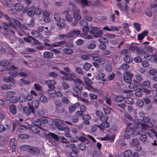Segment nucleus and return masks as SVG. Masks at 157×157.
Here are the masks:
<instances>
[{"label":"nucleus","instance_id":"obj_33","mask_svg":"<svg viewBox=\"0 0 157 157\" xmlns=\"http://www.w3.org/2000/svg\"><path fill=\"white\" fill-rule=\"evenodd\" d=\"M132 155V152L131 150H126L123 153L124 157H130Z\"/></svg>","mask_w":157,"mask_h":157},{"label":"nucleus","instance_id":"obj_52","mask_svg":"<svg viewBox=\"0 0 157 157\" xmlns=\"http://www.w3.org/2000/svg\"><path fill=\"white\" fill-rule=\"evenodd\" d=\"M111 109H112L109 107H106L103 108V110L105 113L107 115H108L110 113V110Z\"/></svg>","mask_w":157,"mask_h":157},{"label":"nucleus","instance_id":"obj_45","mask_svg":"<svg viewBox=\"0 0 157 157\" xmlns=\"http://www.w3.org/2000/svg\"><path fill=\"white\" fill-rule=\"evenodd\" d=\"M57 25L59 28H64L65 27L66 25L63 22H59L57 23Z\"/></svg>","mask_w":157,"mask_h":157},{"label":"nucleus","instance_id":"obj_25","mask_svg":"<svg viewBox=\"0 0 157 157\" xmlns=\"http://www.w3.org/2000/svg\"><path fill=\"white\" fill-rule=\"evenodd\" d=\"M124 61L127 63H130L132 61V59L128 55H125L124 57Z\"/></svg>","mask_w":157,"mask_h":157},{"label":"nucleus","instance_id":"obj_2","mask_svg":"<svg viewBox=\"0 0 157 157\" xmlns=\"http://www.w3.org/2000/svg\"><path fill=\"white\" fill-rule=\"evenodd\" d=\"M137 127L136 126H132L127 128L124 131L125 133H130L132 137H134L138 135L142 136L146 135V132L143 130H141L138 132L136 131Z\"/></svg>","mask_w":157,"mask_h":157},{"label":"nucleus","instance_id":"obj_14","mask_svg":"<svg viewBox=\"0 0 157 157\" xmlns=\"http://www.w3.org/2000/svg\"><path fill=\"white\" fill-rule=\"evenodd\" d=\"M128 86L129 89H132L135 88L137 87L139 84V83L136 80H133L130 82Z\"/></svg>","mask_w":157,"mask_h":157},{"label":"nucleus","instance_id":"obj_21","mask_svg":"<svg viewBox=\"0 0 157 157\" xmlns=\"http://www.w3.org/2000/svg\"><path fill=\"white\" fill-rule=\"evenodd\" d=\"M43 55L44 58L47 59H51L53 56V54L52 52L48 51L45 52Z\"/></svg>","mask_w":157,"mask_h":157},{"label":"nucleus","instance_id":"obj_56","mask_svg":"<svg viewBox=\"0 0 157 157\" xmlns=\"http://www.w3.org/2000/svg\"><path fill=\"white\" fill-rule=\"evenodd\" d=\"M140 140L142 141H146L147 140V137L146 135L140 136Z\"/></svg>","mask_w":157,"mask_h":157},{"label":"nucleus","instance_id":"obj_64","mask_svg":"<svg viewBox=\"0 0 157 157\" xmlns=\"http://www.w3.org/2000/svg\"><path fill=\"white\" fill-rule=\"evenodd\" d=\"M134 61L136 63H139L142 62V59L139 56H137L134 59Z\"/></svg>","mask_w":157,"mask_h":157},{"label":"nucleus","instance_id":"obj_5","mask_svg":"<svg viewBox=\"0 0 157 157\" xmlns=\"http://www.w3.org/2000/svg\"><path fill=\"white\" fill-rule=\"evenodd\" d=\"M130 145L132 147H135L137 151H140L142 150L141 147L139 144V140L137 138L133 139L130 143Z\"/></svg>","mask_w":157,"mask_h":157},{"label":"nucleus","instance_id":"obj_31","mask_svg":"<svg viewBox=\"0 0 157 157\" xmlns=\"http://www.w3.org/2000/svg\"><path fill=\"white\" fill-rule=\"evenodd\" d=\"M89 56L91 57L92 59L94 61H96L98 58V55L97 53H90L89 54Z\"/></svg>","mask_w":157,"mask_h":157},{"label":"nucleus","instance_id":"obj_12","mask_svg":"<svg viewBox=\"0 0 157 157\" xmlns=\"http://www.w3.org/2000/svg\"><path fill=\"white\" fill-rule=\"evenodd\" d=\"M80 105L79 103H76L74 105H71L68 107L69 111L70 113H71L75 111L77 108H78Z\"/></svg>","mask_w":157,"mask_h":157},{"label":"nucleus","instance_id":"obj_23","mask_svg":"<svg viewBox=\"0 0 157 157\" xmlns=\"http://www.w3.org/2000/svg\"><path fill=\"white\" fill-rule=\"evenodd\" d=\"M125 97L121 95H117L115 98L116 102L120 103L123 102L124 100Z\"/></svg>","mask_w":157,"mask_h":157},{"label":"nucleus","instance_id":"obj_18","mask_svg":"<svg viewBox=\"0 0 157 157\" xmlns=\"http://www.w3.org/2000/svg\"><path fill=\"white\" fill-rule=\"evenodd\" d=\"M79 151L76 147L72 149V151L70 152V155L71 157H78Z\"/></svg>","mask_w":157,"mask_h":157},{"label":"nucleus","instance_id":"obj_24","mask_svg":"<svg viewBox=\"0 0 157 157\" xmlns=\"http://www.w3.org/2000/svg\"><path fill=\"white\" fill-rule=\"evenodd\" d=\"M10 110L12 114H15L17 113V109L16 106L13 104L11 105L10 106Z\"/></svg>","mask_w":157,"mask_h":157},{"label":"nucleus","instance_id":"obj_22","mask_svg":"<svg viewBox=\"0 0 157 157\" xmlns=\"http://www.w3.org/2000/svg\"><path fill=\"white\" fill-rule=\"evenodd\" d=\"M64 53L67 55H70L72 54L73 53V49L69 48H65L63 49Z\"/></svg>","mask_w":157,"mask_h":157},{"label":"nucleus","instance_id":"obj_48","mask_svg":"<svg viewBox=\"0 0 157 157\" xmlns=\"http://www.w3.org/2000/svg\"><path fill=\"white\" fill-rule=\"evenodd\" d=\"M76 138L79 141L81 142H84L85 141H88V140L86 138L83 137V136H80L79 137L76 136Z\"/></svg>","mask_w":157,"mask_h":157},{"label":"nucleus","instance_id":"obj_8","mask_svg":"<svg viewBox=\"0 0 157 157\" xmlns=\"http://www.w3.org/2000/svg\"><path fill=\"white\" fill-rule=\"evenodd\" d=\"M133 75L130 72L126 71L123 75V79L124 82L127 83H129L131 82Z\"/></svg>","mask_w":157,"mask_h":157},{"label":"nucleus","instance_id":"obj_57","mask_svg":"<svg viewBox=\"0 0 157 157\" xmlns=\"http://www.w3.org/2000/svg\"><path fill=\"white\" fill-rule=\"evenodd\" d=\"M77 45L79 46H82L84 43L83 40L81 39H79L76 41Z\"/></svg>","mask_w":157,"mask_h":157},{"label":"nucleus","instance_id":"obj_16","mask_svg":"<svg viewBox=\"0 0 157 157\" xmlns=\"http://www.w3.org/2000/svg\"><path fill=\"white\" fill-rule=\"evenodd\" d=\"M47 84H48V87L50 90H54L55 86L54 84H56V82L55 81L52 80L47 81L46 82Z\"/></svg>","mask_w":157,"mask_h":157},{"label":"nucleus","instance_id":"obj_58","mask_svg":"<svg viewBox=\"0 0 157 157\" xmlns=\"http://www.w3.org/2000/svg\"><path fill=\"white\" fill-rule=\"evenodd\" d=\"M62 86L64 90L67 89L70 87V85L66 82H64L62 83Z\"/></svg>","mask_w":157,"mask_h":157},{"label":"nucleus","instance_id":"obj_59","mask_svg":"<svg viewBox=\"0 0 157 157\" xmlns=\"http://www.w3.org/2000/svg\"><path fill=\"white\" fill-rule=\"evenodd\" d=\"M20 82L26 85H28L30 84V82L28 80H26L24 79L23 78H21L20 79Z\"/></svg>","mask_w":157,"mask_h":157},{"label":"nucleus","instance_id":"obj_50","mask_svg":"<svg viewBox=\"0 0 157 157\" xmlns=\"http://www.w3.org/2000/svg\"><path fill=\"white\" fill-rule=\"evenodd\" d=\"M99 41L101 44H106L108 42V40L105 38H101L99 39Z\"/></svg>","mask_w":157,"mask_h":157},{"label":"nucleus","instance_id":"obj_42","mask_svg":"<svg viewBox=\"0 0 157 157\" xmlns=\"http://www.w3.org/2000/svg\"><path fill=\"white\" fill-rule=\"evenodd\" d=\"M129 65L127 63H123L121 66V68L123 70L126 71L129 68Z\"/></svg>","mask_w":157,"mask_h":157},{"label":"nucleus","instance_id":"obj_62","mask_svg":"<svg viewBox=\"0 0 157 157\" xmlns=\"http://www.w3.org/2000/svg\"><path fill=\"white\" fill-rule=\"evenodd\" d=\"M98 128V125L94 124L93 125L91 128V131L92 132H95Z\"/></svg>","mask_w":157,"mask_h":157},{"label":"nucleus","instance_id":"obj_29","mask_svg":"<svg viewBox=\"0 0 157 157\" xmlns=\"http://www.w3.org/2000/svg\"><path fill=\"white\" fill-rule=\"evenodd\" d=\"M15 9L19 12L21 11L23 9V7L21 3H17L15 5Z\"/></svg>","mask_w":157,"mask_h":157},{"label":"nucleus","instance_id":"obj_46","mask_svg":"<svg viewBox=\"0 0 157 157\" xmlns=\"http://www.w3.org/2000/svg\"><path fill=\"white\" fill-rule=\"evenodd\" d=\"M134 28H135L136 30L138 32L140 31L141 28L140 24L137 22H136L134 23Z\"/></svg>","mask_w":157,"mask_h":157},{"label":"nucleus","instance_id":"obj_51","mask_svg":"<svg viewBox=\"0 0 157 157\" xmlns=\"http://www.w3.org/2000/svg\"><path fill=\"white\" fill-rule=\"evenodd\" d=\"M138 89H140V91H137L135 92V95L137 97H140L142 96V93L140 91L141 90H143V88L141 87L139 88Z\"/></svg>","mask_w":157,"mask_h":157},{"label":"nucleus","instance_id":"obj_55","mask_svg":"<svg viewBox=\"0 0 157 157\" xmlns=\"http://www.w3.org/2000/svg\"><path fill=\"white\" fill-rule=\"evenodd\" d=\"M79 24L82 26L85 27L88 26L87 22L85 20H82L80 21Z\"/></svg>","mask_w":157,"mask_h":157},{"label":"nucleus","instance_id":"obj_36","mask_svg":"<svg viewBox=\"0 0 157 157\" xmlns=\"http://www.w3.org/2000/svg\"><path fill=\"white\" fill-rule=\"evenodd\" d=\"M91 66V64L86 62L84 64L83 68L85 70H88Z\"/></svg>","mask_w":157,"mask_h":157},{"label":"nucleus","instance_id":"obj_43","mask_svg":"<svg viewBox=\"0 0 157 157\" xmlns=\"http://www.w3.org/2000/svg\"><path fill=\"white\" fill-rule=\"evenodd\" d=\"M59 138L61 140V142L62 143L67 144L69 142L68 140L64 136H60Z\"/></svg>","mask_w":157,"mask_h":157},{"label":"nucleus","instance_id":"obj_26","mask_svg":"<svg viewBox=\"0 0 157 157\" xmlns=\"http://www.w3.org/2000/svg\"><path fill=\"white\" fill-rule=\"evenodd\" d=\"M10 64L11 62L9 60H3L0 62V65L3 67L8 66Z\"/></svg>","mask_w":157,"mask_h":157},{"label":"nucleus","instance_id":"obj_35","mask_svg":"<svg viewBox=\"0 0 157 157\" xmlns=\"http://www.w3.org/2000/svg\"><path fill=\"white\" fill-rule=\"evenodd\" d=\"M31 34L34 37L37 38L40 36V33L38 31L33 30L31 32Z\"/></svg>","mask_w":157,"mask_h":157},{"label":"nucleus","instance_id":"obj_15","mask_svg":"<svg viewBox=\"0 0 157 157\" xmlns=\"http://www.w3.org/2000/svg\"><path fill=\"white\" fill-rule=\"evenodd\" d=\"M148 34L147 31H144L142 33L139 34L137 36V39L138 40H142Z\"/></svg>","mask_w":157,"mask_h":157},{"label":"nucleus","instance_id":"obj_13","mask_svg":"<svg viewBox=\"0 0 157 157\" xmlns=\"http://www.w3.org/2000/svg\"><path fill=\"white\" fill-rule=\"evenodd\" d=\"M80 33L81 32L79 30H74L67 34V37L70 38L73 37L75 36H78L80 34Z\"/></svg>","mask_w":157,"mask_h":157},{"label":"nucleus","instance_id":"obj_39","mask_svg":"<svg viewBox=\"0 0 157 157\" xmlns=\"http://www.w3.org/2000/svg\"><path fill=\"white\" fill-rule=\"evenodd\" d=\"M19 100L20 102H24L26 100V97L23 95L21 94L19 95Z\"/></svg>","mask_w":157,"mask_h":157},{"label":"nucleus","instance_id":"obj_47","mask_svg":"<svg viewBox=\"0 0 157 157\" xmlns=\"http://www.w3.org/2000/svg\"><path fill=\"white\" fill-rule=\"evenodd\" d=\"M34 12L35 14L37 15H39L42 13V10L40 9L37 8L35 10Z\"/></svg>","mask_w":157,"mask_h":157},{"label":"nucleus","instance_id":"obj_63","mask_svg":"<svg viewBox=\"0 0 157 157\" xmlns=\"http://www.w3.org/2000/svg\"><path fill=\"white\" fill-rule=\"evenodd\" d=\"M144 58L147 60H151L152 59V56L149 54H146L144 56Z\"/></svg>","mask_w":157,"mask_h":157},{"label":"nucleus","instance_id":"obj_27","mask_svg":"<svg viewBox=\"0 0 157 157\" xmlns=\"http://www.w3.org/2000/svg\"><path fill=\"white\" fill-rule=\"evenodd\" d=\"M31 146L27 145H22L20 147V149L23 151H27L29 152Z\"/></svg>","mask_w":157,"mask_h":157},{"label":"nucleus","instance_id":"obj_44","mask_svg":"<svg viewBox=\"0 0 157 157\" xmlns=\"http://www.w3.org/2000/svg\"><path fill=\"white\" fill-rule=\"evenodd\" d=\"M144 104V101L141 100H138L136 102L137 106L139 107H142L143 106Z\"/></svg>","mask_w":157,"mask_h":157},{"label":"nucleus","instance_id":"obj_1","mask_svg":"<svg viewBox=\"0 0 157 157\" xmlns=\"http://www.w3.org/2000/svg\"><path fill=\"white\" fill-rule=\"evenodd\" d=\"M68 76L65 77V80L70 81H73L75 86L73 88L74 91L78 94H80L83 89V83L78 78H76L75 75L73 73H71Z\"/></svg>","mask_w":157,"mask_h":157},{"label":"nucleus","instance_id":"obj_34","mask_svg":"<svg viewBox=\"0 0 157 157\" xmlns=\"http://www.w3.org/2000/svg\"><path fill=\"white\" fill-rule=\"evenodd\" d=\"M99 28L96 27H91L89 30V33L91 34H94L95 33V32H97Z\"/></svg>","mask_w":157,"mask_h":157},{"label":"nucleus","instance_id":"obj_17","mask_svg":"<svg viewBox=\"0 0 157 157\" xmlns=\"http://www.w3.org/2000/svg\"><path fill=\"white\" fill-rule=\"evenodd\" d=\"M40 151L39 149L36 147L31 146L30 149L29 150V152L34 155H37L39 153Z\"/></svg>","mask_w":157,"mask_h":157},{"label":"nucleus","instance_id":"obj_4","mask_svg":"<svg viewBox=\"0 0 157 157\" xmlns=\"http://www.w3.org/2000/svg\"><path fill=\"white\" fill-rule=\"evenodd\" d=\"M144 120L140 123L142 128L145 130L148 129V127L150 128L152 127L153 124L150 121V119L148 117H145L144 118Z\"/></svg>","mask_w":157,"mask_h":157},{"label":"nucleus","instance_id":"obj_61","mask_svg":"<svg viewBox=\"0 0 157 157\" xmlns=\"http://www.w3.org/2000/svg\"><path fill=\"white\" fill-rule=\"evenodd\" d=\"M105 69L108 72H110L112 70V67L110 64H107L105 66Z\"/></svg>","mask_w":157,"mask_h":157},{"label":"nucleus","instance_id":"obj_40","mask_svg":"<svg viewBox=\"0 0 157 157\" xmlns=\"http://www.w3.org/2000/svg\"><path fill=\"white\" fill-rule=\"evenodd\" d=\"M86 145L84 143H81L78 145L79 149L82 151H84L86 149Z\"/></svg>","mask_w":157,"mask_h":157},{"label":"nucleus","instance_id":"obj_37","mask_svg":"<svg viewBox=\"0 0 157 157\" xmlns=\"http://www.w3.org/2000/svg\"><path fill=\"white\" fill-rule=\"evenodd\" d=\"M10 85L3 84L1 86V88L3 90H8L11 89Z\"/></svg>","mask_w":157,"mask_h":157},{"label":"nucleus","instance_id":"obj_7","mask_svg":"<svg viewBox=\"0 0 157 157\" xmlns=\"http://www.w3.org/2000/svg\"><path fill=\"white\" fill-rule=\"evenodd\" d=\"M28 106H24L23 109V113L27 116H29L31 113H35V109L33 108H31L30 106V103H28Z\"/></svg>","mask_w":157,"mask_h":157},{"label":"nucleus","instance_id":"obj_11","mask_svg":"<svg viewBox=\"0 0 157 157\" xmlns=\"http://www.w3.org/2000/svg\"><path fill=\"white\" fill-rule=\"evenodd\" d=\"M109 126L110 124L108 122H104L98 125V128L102 131L104 130L105 128H109Z\"/></svg>","mask_w":157,"mask_h":157},{"label":"nucleus","instance_id":"obj_49","mask_svg":"<svg viewBox=\"0 0 157 157\" xmlns=\"http://www.w3.org/2000/svg\"><path fill=\"white\" fill-rule=\"evenodd\" d=\"M96 61L99 63L100 64L103 65L105 64V62L104 59L98 57Z\"/></svg>","mask_w":157,"mask_h":157},{"label":"nucleus","instance_id":"obj_41","mask_svg":"<svg viewBox=\"0 0 157 157\" xmlns=\"http://www.w3.org/2000/svg\"><path fill=\"white\" fill-rule=\"evenodd\" d=\"M108 120V116L104 115L100 118V120L101 122H107Z\"/></svg>","mask_w":157,"mask_h":157},{"label":"nucleus","instance_id":"obj_28","mask_svg":"<svg viewBox=\"0 0 157 157\" xmlns=\"http://www.w3.org/2000/svg\"><path fill=\"white\" fill-rule=\"evenodd\" d=\"M5 81L7 82H10V83L9 85L11 86H14L15 84L14 83V80L13 79L11 78H6L5 79Z\"/></svg>","mask_w":157,"mask_h":157},{"label":"nucleus","instance_id":"obj_10","mask_svg":"<svg viewBox=\"0 0 157 157\" xmlns=\"http://www.w3.org/2000/svg\"><path fill=\"white\" fill-rule=\"evenodd\" d=\"M47 136L49 139L54 140L56 141H59V138L58 135L54 133L50 132L48 134Z\"/></svg>","mask_w":157,"mask_h":157},{"label":"nucleus","instance_id":"obj_6","mask_svg":"<svg viewBox=\"0 0 157 157\" xmlns=\"http://www.w3.org/2000/svg\"><path fill=\"white\" fill-rule=\"evenodd\" d=\"M56 125L58 129L61 131L64 132L69 131V128L64 126L63 122L61 120H57L56 121Z\"/></svg>","mask_w":157,"mask_h":157},{"label":"nucleus","instance_id":"obj_20","mask_svg":"<svg viewBox=\"0 0 157 157\" xmlns=\"http://www.w3.org/2000/svg\"><path fill=\"white\" fill-rule=\"evenodd\" d=\"M30 106L31 108L33 109H37L38 108L39 106V102L36 100H33L31 102V103H30Z\"/></svg>","mask_w":157,"mask_h":157},{"label":"nucleus","instance_id":"obj_32","mask_svg":"<svg viewBox=\"0 0 157 157\" xmlns=\"http://www.w3.org/2000/svg\"><path fill=\"white\" fill-rule=\"evenodd\" d=\"M103 32L102 30H98L95 33L93 34V36L94 37L98 38L101 37V35L103 34Z\"/></svg>","mask_w":157,"mask_h":157},{"label":"nucleus","instance_id":"obj_54","mask_svg":"<svg viewBox=\"0 0 157 157\" xmlns=\"http://www.w3.org/2000/svg\"><path fill=\"white\" fill-rule=\"evenodd\" d=\"M73 17L74 19L76 20H80L82 18V17L80 15L78 14H73Z\"/></svg>","mask_w":157,"mask_h":157},{"label":"nucleus","instance_id":"obj_19","mask_svg":"<svg viewBox=\"0 0 157 157\" xmlns=\"http://www.w3.org/2000/svg\"><path fill=\"white\" fill-rule=\"evenodd\" d=\"M90 118L91 117L88 114H85L82 116V119L84 120V122L85 124L87 125L90 124L89 120Z\"/></svg>","mask_w":157,"mask_h":157},{"label":"nucleus","instance_id":"obj_30","mask_svg":"<svg viewBox=\"0 0 157 157\" xmlns=\"http://www.w3.org/2000/svg\"><path fill=\"white\" fill-rule=\"evenodd\" d=\"M125 102L128 104L131 105L134 102V100L133 98L130 97L124 98Z\"/></svg>","mask_w":157,"mask_h":157},{"label":"nucleus","instance_id":"obj_3","mask_svg":"<svg viewBox=\"0 0 157 157\" xmlns=\"http://www.w3.org/2000/svg\"><path fill=\"white\" fill-rule=\"evenodd\" d=\"M48 122L47 119L44 117L39 118L34 122V125L39 129L44 131V129L43 128L44 124H46Z\"/></svg>","mask_w":157,"mask_h":157},{"label":"nucleus","instance_id":"obj_9","mask_svg":"<svg viewBox=\"0 0 157 157\" xmlns=\"http://www.w3.org/2000/svg\"><path fill=\"white\" fill-rule=\"evenodd\" d=\"M43 15L44 21L47 23L50 22L51 21L49 17L50 13L47 11H44L43 12Z\"/></svg>","mask_w":157,"mask_h":157},{"label":"nucleus","instance_id":"obj_60","mask_svg":"<svg viewBox=\"0 0 157 157\" xmlns=\"http://www.w3.org/2000/svg\"><path fill=\"white\" fill-rule=\"evenodd\" d=\"M40 99L41 102L44 103L47 102V99L46 97L42 95L40 97Z\"/></svg>","mask_w":157,"mask_h":157},{"label":"nucleus","instance_id":"obj_53","mask_svg":"<svg viewBox=\"0 0 157 157\" xmlns=\"http://www.w3.org/2000/svg\"><path fill=\"white\" fill-rule=\"evenodd\" d=\"M142 85L146 87L147 88H149L150 86V83L148 81H145L143 82Z\"/></svg>","mask_w":157,"mask_h":157},{"label":"nucleus","instance_id":"obj_38","mask_svg":"<svg viewBox=\"0 0 157 157\" xmlns=\"http://www.w3.org/2000/svg\"><path fill=\"white\" fill-rule=\"evenodd\" d=\"M31 128V130H32L33 133H36L38 134H39L40 133V131L37 128H36L34 126L31 125V127H30Z\"/></svg>","mask_w":157,"mask_h":157}]
</instances>
